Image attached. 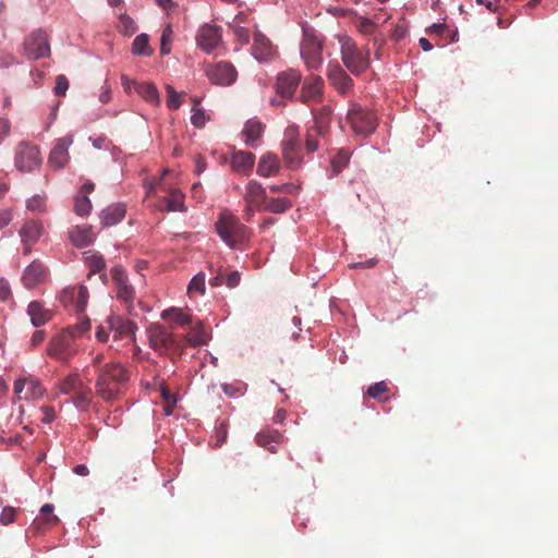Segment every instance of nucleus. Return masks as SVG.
Returning <instances> with one entry per match:
<instances>
[{
  "label": "nucleus",
  "mask_w": 558,
  "mask_h": 558,
  "mask_svg": "<svg viewBox=\"0 0 558 558\" xmlns=\"http://www.w3.org/2000/svg\"><path fill=\"white\" fill-rule=\"evenodd\" d=\"M125 216V207L121 204H113L104 209L100 214L102 227H111L119 223Z\"/></svg>",
  "instance_id": "c85d7f7f"
},
{
  "label": "nucleus",
  "mask_w": 558,
  "mask_h": 558,
  "mask_svg": "<svg viewBox=\"0 0 558 558\" xmlns=\"http://www.w3.org/2000/svg\"><path fill=\"white\" fill-rule=\"evenodd\" d=\"M45 338H46L45 330H36L31 338V345L32 347L39 345L40 343L44 342Z\"/></svg>",
  "instance_id": "338daca9"
},
{
  "label": "nucleus",
  "mask_w": 558,
  "mask_h": 558,
  "mask_svg": "<svg viewBox=\"0 0 558 558\" xmlns=\"http://www.w3.org/2000/svg\"><path fill=\"white\" fill-rule=\"evenodd\" d=\"M48 276L47 268L39 260L32 262L22 275V282L25 288L33 289L45 282Z\"/></svg>",
  "instance_id": "4be33fe9"
},
{
  "label": "nucleus",
  "mask_w": 558,
  "mask_h": 558,
  "mask_svg": "<svg viewBox=\"0 0 558 558\" xmlns=\"http://www.w3.org/2000/svg\"><path fill=\"white\" fill-rule=\"evenodd\" d=\"M12 295L11 287L8 280L1 278L0 279V301H8Z\"/></svg>",
  "instance_id": "e2e57ef3"
},
{
  "label": "nucleus",
  "mask_w": 558,
  "mask_h": 558,
  "mask_svg": "<svg viewBox=\"0 0 558 558\" xmlns=\"http://www.w3.org/2000/svg\"><path fill=\"white\" fill-rule=\"evenodd\" d=\"M144 187L146 190L147 196H153L157 190L167 191L168 196L163 198L166 204V209L169 211H183L184 207V195L177 189L167 190L162 183V177L157 178H146L144 180Z\"/></svg>",
  "instance_id": "423d86ee"
},
{
  "label": "nucleus",
  "mask_w": 558,
  "mask_h": 558,
  "mask_svg": "<svg viewBox=\"0 0 558 558\" xmlns=\"http://www.w3.org/2000/svg\"><path fill=\"white\" fill-rule=\"evenodd\" d=\"M264 210L263 207L252 204H245L244 210H243V218L246 221H251L253 216L256 211Z\"/></svg>",
  "instance_id": "0e129e2a"
},
{
  "label": "nucleus",
  "mask_w": 558,
  "mask_h": 558,
  "mask_svg": "<svg viewBox=\"0 0 558 558\" xmlns=\"http://www.w3.org/2000/svg\"><path fill=\"white\" fill-rule=\"evenodd\" d=\"M264 132V125L258 121L251 119L245 123L243 134L245 135V142L247 144H252L254 141L258 140Z\"/></svg>",
  "instance_id": "4c0bfd02"
},
{
  "label": "nucleus",
  "mask_w": 558,
  "mask_h": 558,
  "mask_svg": "<svg viewBox=\"0 0 558 558\" xmlns=\"http://www.w3.org/2000/svg\"><path fill=\"white\" fill-rule=\"evenodd\" d=\"M323 45L320 40L313 36L306 35L301 43V57L308 70H317L323 64Z\"/></svg>",
  "instance_id": "4468645a"
},
{
  "label": "nucleus",
  "mask_w": 558,
  "mask_h": 558,
  "mask_svg": "<svg viewBox=\"0 0 558 558\" xmlns=\"http://www.w3.org/2000/svg\"><path fill=\"white\" fill-rule=\"evenodd\" d=\"M223 392L228 395L229 397H236L239 395H242V389L240 386H235L233 384H223L221 386Z\"/></svg>",
  "instance_id": "69168bd1"
},
{
  "label": "nucleus",
  "mask_w": 558,
  "mask_h": 558,
  "mask_svg": "<svg viewBox=\"0 0 558 558\" xmlns=\"http://www.w3.org/2000/svg\"><path fill=\"white\" fill-rule=\"evenodd\" d=\"M137 94L148 104L159 106L160 97L157 87L153 83H138L136 84Z\"/></svg>",
  "instance_id": "f704fd0d"
},
{
  "label": "nucleus",
  "mask_w": 558,
  "mask_h": 558,
  "mask_svg": "<svg viewBox=\"0 0 558 558\" xmlns=\"http://www.w3.org/2000/svg\"><path fill=\"white\" fill-rule=\"evenodd\" d=\"M171 34H172V31H171L170 26H167L163 29V32H162L161 39H160V52H161V54L170 53L169 44L171 41Z\"/></svg>",
  "instance_id": "6e6d98bb"
},
{
  "label": "nucleus",
  "mask_w": 558,
  "mask_h": 558,
  "mask_svg": "<svg viewBox=\"0 0 558 558\" xmlns=\"http://www.w3.org/2000/svg\"><path fill=\"white\" fill-rule=\"evenodd\" d=\"M68 88H69L68 78L62 74L58 75L56 77V86H54L56 94L59 96H64Z\"/></svg>",
  "instance_id": "4d7b16f0"
},
{
  "label": "nucleus",
  "mask_w": 558,
  "mask_h": 558,
  "mask_svg": "<svg viewBox=\"0 0 558 558\" xmlns=\"http://www.w3.org/2000/svg\"><path fill=\"white\" fill-rule=\"evenodd\" d=\"M357 29L365 35H371L375 32V23L367 17H359L355 22Z\"/></svg>",
  "instance_id": "8fccbe9b"
},
{
  "label": "nucleus",
  "mask_w": 558,
  "mask_h": 558,
  "mask_svg": "<svg viewBox=\"0 0 558 558\" xmlns=\"http://www.w3.org/2000/svg\"><path fill=\"white\" fill-rule=\"evenodd\" d=\"M275 53L270 40L262 33L254 34L253 54L258 61L269 60Z\"/></svg>",
  "instance_id": "a878e982"
},
{
  "label": "nucleus",
  "mask_w": 558,
  "mask_h": 558,
  "mask_svg": "<svg viewBox=\"0 0 558 558\" xmlns=\"http://www.w3.org/2000/svg\"><path fill=\"white\" fill-rule=\"evenodd\" d=\"M19 510L16 508L7 506L2 509L0 514V523L2 525H8L15 521L16 514Z\"/></svg>",
  "instance_id": "603ef678"
},
{
  "label": "nucleus",
  "mask_w": 558,
  "mask_h": 558,
  "mask_svg": "<svg viewBox=\"0 0 558 558\" xmlns=\"http://www.w3.org/2000/svg\"><path fill=\"white\" fill-rule=\"evenodd\" d=\"M327 78L331 86L342 96L348 95L353 87V80L337 62L328 63Z\"/></svg>",
  "instance_id": "2eb2a0df"
},
{
  "label": "nucleus",
  "mask_w": 558,
  "mask_h": 558,
  "mask_svg": "<svg viewBox=\"0 0 558 558\" xmlns=\"http://www.w3.org/2000/svg\"><path fill=\"white\" fill-rule=\"evenodd\" d=\"M87 383H85L78 374H70L64 379L59 383V389L63 395H75L82 388H84Z\"/></svg>",
  "instance_id": "7c9ffc66"
},
{
  "label": "nucleus",
  "mask_w": 558,
  "mask_h": 558,
  "mask_svg": "<svg viewBox=\"0 0 558 558\" xmlns=\"http://www.w3.org/2000/svg\"><path fill=\"white\" fill-rule=\"evenodd\" d=\"M90 329V320L84 318L75 325L69 326L64 331L70 335L71 339L78 338Z\"/></svg>",
  "instance_id": "49530a36"
},
{
  "label": "nucleus",
  "mask_w": 558,
  "mask_h": 558,
  "mask_svg": "<svg viewBox=\"0 0 558 558\" xmlns=\"http://www.w3.org/2000/svg\"><path fill=\"white\" fill-rule=\"evenodd\" d=\"M350 159V153L345 149H341L331 160L332 173L338 174L348 165Z\"/></svg>",
  "instance_id": "a18cd8bd"
},
{
  "label": "nucleus",
  "mask_w": 558,
  "mask_h": 558,
  "mask_svg": "<svg viewBox=\"0 0 558 558\" xmlns=\"http://www.w3.org/2000/svg\"><path fill=\"white\" fill-rule=\"evenodd\" d=\"M74 210L78 216H87L92 210V203L86 195L77 194L74 202Z\"/></svg>",
  "instance_id": "09e8293b"
},
{
  "label": "nucleus",
  "mask_w": 558,
  "mask_h": 558,
  "mask_svg": "<svg viewBox=\"0 0 558 558\" xmlns=\"http://www.w3.org/2000/svg\"><path fill=\"white\" fill-rule=\"evenodd\" d=\"M341 60L344 66L353 74H362L371 63L369 50L361 49L349 36L339 37Z\"/></svg>",
  "instance_id": "7ed1b4c3"
},
{
  "label": "nucleus",
  "mask_w": 558,
  "mask_h": 558,
  "mask_svg": "<svg viewBox=\"0 0 558 558\" xmlns=\"http://www.w3.org/2000/svg\"><path fill=\"white\" fill-rule=\"evenodd\" d=\"M325 83L318 75H308L305 77L302 89L301 100L304 104L319 102L324 95Z\"/></svg>",
  "instance_id": "6ab92c4d"
},
{
  "label": "nucleus",
  "mask_w": 558,
  "mask_h": 558,
  "mask_svg": "<svg viewBox=\"0 0 558 558\" xmlns=\"http://www.w3.org/2000/svg\"><path fill=\"white\" fill-rule=\"evenodd\" d=\"M129 375L120 363H108L99 369L95 383L96 393L106 402L118 399L121 386L126 383Z\"/></svg>",
  "instance_id": "f257e3e1"
},
{
  "label": "nucleus",
  "mask_w": 558,
  "mask_h": 558,
  "mask_svg": "<svg viewBox=\"0 0 558 558\" xmlns=\"http://www.w3.org/2000/svg\"><path fill=\"white\" fill-rule=\"evenodd\" d=\"M326 134H315L314 128L312 126L307 131L306 140H305V147L308 153H313L318 148V141L317 138L320 136H325Z\"/></svg>",
  "instance_id": "3c124183"
},
{
  "label": "nucleus",
  "mask_w": 558,
  "mask_h": 558,
  "mask_svg": "<svg viewBox=\"0 0 558 558\" xmlns=\"http://www.w3.org/2000/svg\"><path fill=\"white\" fill-rule=\"evenodd\" d=\"M209 336L205 331L202 323H197L192 326L190 331L185 335V342L187 345L193 348H197L204 345L208 342Z\"/></svg>",
  "instance_id": "2f4dec72"
},
{
  "label": "nucleus",
  "mask_w": 558,
  "mask_h": 558,
  "mask_svg": "<svg viewBox=\"0 0 558 558\" xmlns=\"http://www.w3.org/2000/svg\"><path fill=\"white\" fill-rule=\"evenodd\" d=\"M243 198L245 204L264 207L267 201L266 190L257 181L251 180L245 186Z\"/></svg>",
  "instance_id": "cd10ccee"
},
{
  "label": "nucleus",
  "mask_w": 558,
  "mask_h": 558,
  "mask_svg": "<svg viewBox=\"0 0 558 558\" xmlns=\"http://www.w3.org/2000/svg\"><path fill=\"white\" fill-rule=\"evenodd\" d=\"M13 390L19 400L27 401L40 400L46 392L41 381L33 376L16 379Z\"/></svg>",
  "instance_id": "f8f14e48"
},
{
  "label": "nucleus",
  "mask_w": 558,
  "mask_h": 558,
  "mask_svg": "<svg viewBox=\"0 0 558 558\" xmlns=\"http://www.w3.org/2000/svg\"><path fill=\"white\" fill-rule=\"evenodd\" d=\"M27 314L31 317V322L33 326L39 327L45 325L52 318V311L46 308L44 304L39 301H32L27 307Z\"/></svg>",
  "instance_id": "bb28decb"
},
{
  "label": "nucleus",
  "mask_w": 558,
  "mask_h": 558,
  "mask_svg": "<svg viewBox=\"0 0 558 558\" xmlns=\"http://www.w3.org/2000/svg\"><path fill=\"white\" fill-rule=\"evenodd\" d=\"M347 121L352 131L362 136L372 134L377 128V116L374 111L352 102L347 113Z\"/></svg>",
  "instance_id": "20e7f679"
},
{
  "label": "nucleus",
  "mask_w": 558,
  "mask_h": 558,
  "mask_svg": "<svg viewBox=\"0 0 558 558\" xmlns=\"http://www.w3.org/2000/svg\"><path fill=\"white\" fill-rule=\"evenodd\" d=\"M161 318L172 320L179 326H185L192 323V317L177 307H170L161 312Z\"/></svg>",
  "instance_id": "c9c22d12"
},
{
  "label": "nucleus",
  "mask_w": 558,
  "mask_h": 558,
  "mask_svg": "<svg viewBox=\"0 0 558 558\" xmlns=\"http://www.w3.org/2000/svg\"><path fill=\"white\" fill-rule=\"evenodd\" d=\"M149 38L146 34H141L135 37L132 44V52L138 56H150L153 50L149 47Z\"/></svg>",
  "instance_id": "c03bdc74"
},
{
  "label": "nucleus",
  "mask_w": 558,
  "mask_h": 558,
  "mask_svg": "<svg viewBox=\"0 0 558 558\" xmlns=\"http://www.w3.org/2000/svg\"><path fill=\"white\" fill-rule=\"evenodd\" d=\"M72 351V339L64 330L52 337L47 347V354L59 361H66Z\"/></svg>",
  "instance_id": "a211bd4d"
},
{
  "label": "nucleus",
  "mask_w": 558,
  "mask_h": 558,
  "mask_svg": "<svg viewBox=\"0 0 558 558\" xmlns=\"http://www.w3.org/2000/svg\"><path fill=\"white\" fill-rule=\"evenodd\" d=\"M45 199L37 195L27 201V208L34 211H40L44 208Z\"/></svg>",
  "instance_id": "680f3d73"
},
{
  "label": "nucleus",
  "mask_w": 558,
  "mask_h": 558,
  "mask_svg": "<svg viewBox=\"0 0 558 558\" xmlns=\"http://www.w3.org/2000/svg\"><path fill=\"white\" fill-rule=\"evenodd\" d=\"M302 74L295 69H289L278 74L276 90L283 98H291L300 85Z\"/></svg>",
  "instance_id": "f3484780"
},
{
  "label": "nucleus",
  "mask_w": 558,
  "mask_h": 558,
  "mask_svg": "<svg viewBox=\"0 0 558 558\" xmlns=\"http://www.w3.org/2000/svg\"><path fill=\"white\" fill-rule=\"evenodd\" d=\"M147 337L149 347L159 353H169L172 350L183 351L184 349V345L177 340L174 333L158 323H153L148 326Z\"/></svg>",
  "instance_id": "39448f33"
},
{
  "label": "nucleus",
  "mask_w": 558,
  "mask_h": 558,
  "mask_svg": "<svg viewBox=\"0 0 558 558\" xmlns=\"http://www.w3.org/2000/svg\"><path fill=\"white\" fill-rule=\"evenodd\" d=\"M226 269L222 266H219L216 269V274L209 279V284L211 287H220L225 283Z\"/></svg>",
  "instance_id": "13d9d810"
},
{
  "label": "nucleus",
  "mask_w": 558,
  "mask_h": 558,
  "mask_svg": "<svg viewBox=\"0 0 558 558\" xmlns=\"http://www.w3.org/2000/svg\"><path fill=\"white\" fill-rule=\"evenodd\" d=\"M92 388L89 385H86L78 392L72 396V401L77 409L85 411L92 402Z\"/></svg>",
  "instance_id": "ea45409f"
},
{
  "label": "nucleus",
  "mask_w": 558,
  "mask_h": 558,
  "mask_svg": "<svg viewBox=\"0 0 558 558\" xmlns=\"http://www.w3.org/2000/svg\"><path fill=\"white\" fill-rule=\"evenodd\" d=\"M282 155L290 169H296L302 165L299 129L295 125H290L284 131Z\"/></svg>",
  "instance_id": "0eeeda50"
},
{
  "label": "nucleus",
  "mask_w": 558,
  "mask_h": 558,
  "mask_svg": "<svg viewBox=\"0 0 558 558\" xmlns=\"http://www.w3.org/2000/svg\"><path fill=\"white\" fill-rule=\"evenodd\" d=\"M25 56L31 60H38L50 56V45L47 34L43 31L31 33L24 40Z\"/></svg>",
  "instance_id": "9b49d317"
},
{
  "label": "nucleus",
  "mask_w": 558,
  "mask_h": 558,
  "mask_svg": "<svg viewBox=\"0 0 558 558\" xmlns=\"http://www.w3.org/2000/svg\"><path fill=\"white\" fill-rule=\"evenodd\" d=\"M108 328L113 332L116 341L122 339L134 340L136 324L118 315H110L107 318Z\"/></svg>",
  "instance_id": "aec40b11"
},
{
  "label": "nucleus",
  "mask_w": 558,
  "mask_h": 558,
  "mask_svg": "<svg viewBox=\"0 0 558 558\" xmlns=\"http://www.w3.org/2000/svg\"><path fill=\"white\" fill-rule=\"evenodd\" d=\"M235 36L239 40H241L243 44H247L250 39V32L245 27H236L234 31Z\"/></svg>",
  "instance_id": "774afa93"
},
{
  "label": "nucleus",
  "mask_w": 558,
  "mask_h": 558,
  "mask_svg": "<svg viewBox=\"0 0 558 558\" xmlns=\"http://www.w3.org/2000/svg\"><path fill=\"white\" fill-rule=\"evenodd\" d=\"M280 161L276 155L266 154L262 156L257 166V174L260 177H271L278 173Z\"/></svg>",
  "instance_id": "c756f323"
},
{
  "label": "nucleus",
  "mask_w": 558,
  "mask_h": 558,
  "mask_svg": "<svg viewBox=\"0 0 558 558\" xmlns=\"http://www.w3.org/2000/svg\"><path fill=\"white\" fill-rule=\"evenodd\" d=\"M205 282H206V275L202 271L196 274L192 278V280L190 281V283L187 286L189 294H192L194 292L204 294L205 290H206Z\"/></svg>",
  "instance_id": "de8ad7c7"
},
{
  "label": "nucleus",
  "mask_w": 558,
  "mask_h": 558,
  "mask_svg": "<svg viewBox=\"0 0 558 558\" xmlns=\"http://www.w3.org/2000/svg\"><path fill=\"white\" fill-rule=\"evenodd\" d=\"M292 207V203L284 197H276L266 201L263 209L274 214H282Z\"/></svg>",
  "instance_id": "58836bf2"
},
{
  "label": "nucleus",
  "mask_w": 558,
  "mask_h": 558,
  "mask_svg": "<svg viewBox=\"0 0 558 558\" xmlns=\"http://www.w3.org/2000/svg\"><path fill=\"white\" fill-rule=\"evenodd\" d=\"M389 391V387L386 381H378L371 385L366 390V397L375 399L379 402H385L388 400L387 397H384Z\"/></svg>",
  "instance_id": "37998d69"
},
{
  "label": "nucleus",
  "mask_w": 558,
  "mask_h": 558,
  "mask_svg": "<svg viewBox=\"0 0 558 558\" xmlns=\"http://www.w3.org/2000/svg\"><path fill=\"white\" fill-rule=\"evenodd\" d=\"M39 148L31 143L22 142L15 150V167L21 172H31L41 165Z\"/></svg>",
  "instance_id": "6e6552de"
},
{
  "label": "nucleus",
  "mask_w": 558,
  "mask_h": 558,
  "mask_svg": "<svg viewBox=\"0 0 558 558\" xmlns=\"http://www.w3.org/2000/svg\"><path fill=\"white\" fill-rule=\"evenodd\" d=\"M110 332H112V330H110L108 328V323H107V319H106L104 324H101V325H99L97 327L96 339L99 342H107L109 340V333Z\"/></svg>",
  "instance_id": "bf43d9fd"
},
{
  "label": "nucleus",
  "mask_w": 558,
  "mask_h": 558,
  "mask_svg": "<svg viewBox=\"0 0 558 558\" xmlns=\"http://www.w3.org/2000/svg\"><path fill=\"white\" fill-rule=\"evenodd\" d=\"M255 162V155L250 151H234L231 155L230 165L234 172L248 175Z\"/></svg>",
  "instance_id": "b1692460"
},
{
  "label": "nucleus",
  "mask_w": 558,
  "mask_h": 558,
  "mask_svg": "<svg viewBox=\"0 0 558 558\" xmlns=\"http://www.w3.org/2000/svg\"><path fill=\"white\" fill-rule=\"evenodd\" d=\"M88 295V290L83 284L66 287L60 293V302L66 308L83 313L87 305Z\"/></svg>",
  "instance_id": "ddd939ff"
},
{
  "label": "nucleus",
  "mask_w": 558,
  "mask_h": 558,
  "mask_svg": "<svg viewBox=\"0 0 558 558\" xmlns=\"http://www.w3.org/2000/svg\"><path fill=\"white\" fill-rule=\"evenodd\" d=\"M331 109L323 107L314 113V131L315 134H327L329 123L331 121Z\"/></svg>",
  "instance_id": "72a5a7b5"
},
{
  "label": "nucleus",
  "mask_w": 558,
  "mask_h": 558,
  "mask_svg": "<svg viewBox=\"0 0 558 558\" xmlns=\"http://www.w3.org/2000/svg\"><path fill=\"white\" fill-rule=\"evenodd\" d=\"M205 73L213 84L220 86H230L238 77L235 68L227 61L208 63L205 68Z\"/></svg>",
  "instance_id": "9d476101"
},
{
  "label": "nucleus",
  "mask_w": 558,
  "mask_h": 558,
  "mask_svg": "<svg viewBox=\"0 0 558 558\" xmlns=\"http://www.w3.org/2000/svg\"><path fill=\"white\" fill-rule=\"evenodd\" d=\"M221 38V27L211 24H204L196 34L197 46L207 53H210L220 45Z\"/></svg>",
  "instance_id": "dca6fc26"
},
{
  "label": "nucleus",
  "mask_w": 558,
  "mask_h": 558,
  "mask_svg": "<svg viewBox=\"0 0 558 558\" xmlns=\"http://www.w3.org/2000/svg\"><path fill=\"white\" fill-rule=\"evenodd\" d=\"M41 234L43 226L39 221L31 220L25 222L20 230V236L22 242L25 244L24 254H28L31 252V245L36 243Z\"/></svg>",
  "instance_id": "393cba45"
},
{
  "label": "nucleus",
  "mask_w": 558,
  "mask_h": 558,
  "mask_svg": "<svg viewBox=\"0 0 558 558\" xmlns=\"http://www.w3.org/2000/svg\"><path fill=\"white\" fill-rule=\"evenodd\" d=\"M269 190L272 193L294 194L299 191V186L292 183H283L270 185Z\"/></svg>",
  "instance_id": "5fc2aeb1"
},
{
  "label": "nucleus",
  "mask_w": 558,
  "mask_h": 558,
  "mask_svg": "<svg viewBox=\"0 0 558 558\" xmlns=\"http://www.w3.org/2000/svg\"><path fill=\"white\" fill-rule=\"evenodd\" d=\"M59 519L57 515H48L45 517L39 514L36 517L31 525V529L35 531V533H43L46 530L58 523Z\"/></svg>",
  "instance_id": "a19ab883"
},
{
  "label": "nucleus",
  "mask_w": 558,
  "mask_h": 558,
  "mask_svg": "<svg viewBox=\"0 0 558 558\" xmlns=\"http://www.w3.org/2000/svg\"><path fill=\"white\" fill-rule=\"evenodd\" d=\"M216 229L220 238L231 247H240L250 239V229L230 211H223L220 215Z\"/></svg>",
  "instance_id": "f03ea898"
},
{
  "label": "nucleus",
  "mask_w": 558,
  "mask_h": 558,
  "mask_svg": "<svg viewBox=\"0 0 558 558\" xmlns=\"http://www.w3.org/2000/svg\"><path fill=\"white\" fill-rule=\"evenodd\" d=\"M73 143L72 136L59 138L48 157V165L54 170L62 169L69 161V147Z\"/></svg>",
  "instance_id": "412c9836"
},
{
  "label": "nucleus",
  "mask_w": 558,
  "mask_h": 558,
  "mask_svg": "<svg viewBox=\"0 0 558 558\" xmlns=\"http://www.w3.org/2000/svg\"><path fill=\"white\" fill-rule=\"evenodd\" d=\"M166 92L168 95L167 106L171 110H177L181 106V101L179 99V94L175 92V89L171 85L166 86Z\"/></svg>",
  "instance_id": "864d4df0"
},
{
  "label": "nucleus",
  "mask_w": 558,
  "mask_h": 558,
  "mask_svg": "<svg viewBox=\"0 0 558 558\" xmlns=\"http://www.w3.org/2000/svg\"><path fill=\"white\" fill-rule=\"evenodd\" d=\"M284 440V436L277 429L265 428L258 432L255 436L256 444L270 451L271 453H276L278 450V446L281 445Z\"/></svg>",
  "instance_id": "5701e85b"
},
{
  "label": "nucleus",
  "mask_w": 558,
  "mask_h": 558,
  "mask_svg": "<svg viewBox=\"0 0 558 558\" xmlns=\"http://www.w3.org/2000/svg\"><path fill=\"white\" fill-rule=\"evenodd\" d=\"M199 99L197 97L193 98V114L191 117V122L195 128H203L206 122L209 120V116L205 112L204 109L199 108Z\"/></svg>",
  "instance_id": "79ce46f5"
},
{
  "label": "nucleus",
  "mask_w": 558,
  "mask_h": 558,
  "mask_svg": "<svg viewBox=\"0 0 558 558\" xmlns=\"http://www.w3.org/2000/svg\"><path fill=\"white\" fill-rule=\"evenodd\" d=\"M70 239L76 247L88 246L94 241L90 227H75L70 231Z\"/></svg>",
  "instance_id": "473e14b6"
},
{
  "label": "nucleus",
  "mask_w": 558,
  "mask_h": 558,
  "mask_svg": "<svg viewBox=\"0 0 558 558\" xmlns=\"http://www.w3.org/2000/svg\"><path fill=\"white\" fill-rule=\"evenodd\" d=\"M84 259L89 268V275L99 274L105 270L106 263L102 256L96 252L87 251L84 253Z\"/></svg>",
  "instance_id": "e433bc0d"
},
{
  "label": "nucleus",
  "mask_w": 558,
  "mask_h": 558,
  "mask_svg": "<svg viewBox=\"0 0 558 558\" xmlns=\"http://www.w3.org/2000/svg\"><path fill=\"white\" fill-rule=\"evenodd\" d=\"M110 275L117 288L118 300L123 302L129 314H132L135 290L129 282L125 269L116 266L110 270Z\"/></svg>",
  "instance_id": "1a4fd4ad"
},
{
  "label": "nucleus",
  "mask_w": 558,
  "mask_h": 558,
  "mask_svg": "<svg viewBox=\"0 0 558 558\" xmlns=\"http://www.w3.org/2000/svg\"><path fill=\"white\" fill-rule=\"evenodd\" d=\"M240 280H241V276H240V272L236 270L226 274L225 283L230 289L238 287L240 283Z\"/></svg>",
  "instance_id": "052dcab7"
}]
</instances>
